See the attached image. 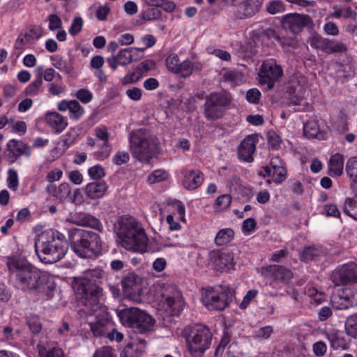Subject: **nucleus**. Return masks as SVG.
I'll list each match as a JSON object with an SVG mask.
<instances>
[{
	"label": "nucleus",
	"mask_w": 357,
	"mask_h": 357,
	"mask_svg": "<svg viewBox=\"0 0 357 357\" xmlns=\"http://www.w3.org/2000/svg\"><path fill=\"white\" fill-rule=\"evenodd\" d=\"M7 266L10 272L15 273L14 285L17 289L44 299L52 297L55 289L54 282L26 259L20 257H8Z\"/></svg>",
	"instance_id": "f257e3e1"
},
{
	"label": "nucleus",
	"mask_w": 357,
	"mask_h": 357,
	"mask_svg": "<svg viewBox=\"0 0 357 357\" xmlns=\"http://www.w3.org/2000/svg\"><path fill=\"white\" fill-rule=\"evenodd\" d=\"M64 239L65 236L56 230L43 231L35 243L36 252L41 261L53 264L61 259L67 251Z\"/></svg>",
	"instance_id": "f03ea898"
},
{
	"label": "nucleus",
	"mask_w": 357,
	"mask_h": 357,
	"mask_svg": "<svg viewBox=\"0 0 357 357\" xmlns=\"http://www.w3.org/2000/svg\"><path fill=\"white\" fill-rule=\"evenodd\" d=\"M68 236L72 250L80 257L93 258L100 254L102 243L94 231L73 228L68 230Z\"/></svg>",
	"instance_id": "7ed1b4c3"
},
{
	"label": "nucleus",
	"mask_w": 357,
	"mask_h": 357,
	"mask_svg": "<svg viewBox=\"0 0 357 357\" xmlns=\"http://www.w3.org/2000/svg\"><path fill=\"white\" fill-rule=\"evenodd\" d=\"M102 271L91 270L86 273L85 277L77 278L75 283V291L77 298L84 307L96 310L100 307V297L102 289L96 283V278H100Z\"/></svg>",
	"instance_id": "20e7f679"
},
{
	"label": "nucleus",
	"mask_w": 357,
	"mask_h": 357,
	"mask_svg": "<svg viewBox=\"0 0 357 357\" xmlns=\"http://www.w3.org/2000/svg\"><path fill=\"white\" fill-rule=\"evenodd\" d=\"M116 234L122 247L128 250L142 251L147 243L144 229L141 225H114Z\"/></svg>",
	"instance_id": "39448f33"
},
{
	"label": "nucleus",
	"mask_w": 357,
	"mask_h": 357,
	"mask_svg": "<svg viewBox=\"0 0 357 357\" xmlns=\"http://www.w3.org/2000/svg\"><path fill=\"white\" fill-rule=\"evenodd\" d=\"M132 156L142 162L149 163L153 158V147L146 130H132L129 137Z\"/></svg>",
	"instance_id": "423d86ee"
},
{
	"label": "nucleus",
	"mask_w": 357,
	"mask_h": 357,
	"mask_svg": "<svg viewBox=\"0 0 357 357\" xmlns=\"http://www.w3.org/2000/svg\"><path fill=\"white\" fill-rule=\"evenodd\" d=\"M234 298V291L228 287H214L202 292V301L209 310L221 311L227 307Z\"/></svg>",
	"instance_id": "0eeeda50"
},
{
	"label": "nucleus",
	"mask_w": 357,
	"mask_h": 357,
	"mask_svg": "<svg viewBox=\"0 0 357 357\" xmlns=\"http://www.w3.org/2000/svg\"><path fill=\"white\" fill-rule=\"evenodd\" d=\"M190 331L188 342L190 352L195 357H200L211 344L212 334L205 326L195 325Z\"/></svg>",
	"instance_id": "6e6552de"
},
{
	"label": "nucleus",
	"mask_w": 357,
	"mask_h": 357,
	"mask_svg": "<svg viewBox=\"0 0 357 357\" xmlns=\"http://www.w3.org/2000/svg\"><path fill=\"white\" fill-rule=\"evenodd\" d=\"M231 102L229 93L226 91L211 93L206 98L204 105V116L208 120L221 118L226 107Z\"/></svg>",
	"instance_id": "1a4fd4ad"
},
{
	"label": "nucleus",
	"mask_w": 357,
	"mask_h": 357,
	"mask_svg": "<svg viewBox=\"0 0 357 357\" xmlns=\"http://www.w3.org/2000/svg\"><path fill=\"white\" fill-rule=\"evenodd\" d=\"M283 75V69L275 60L268 59L263 61L259 68V82L266 91L272 89L275 82Z\"/></svg>",
	"instance_id": "9d476101"
},
{
	"label": "nucleus",
	"mask_w": 357,
	"mask_h": 357,
	"mask_svg": "<svg viewBox=\"0 0 357 357\" xmlns=\"http://www.w3.org/2000/svg\"><path fill=\"white\" fill-rule=\"evenodd\" d=\"M162 302L167 306V310L173 316H178L183 310L185 302L181 292L174 285L164 284L159 291Z\"/></svg>",
	"instance_id": "9b49d317"
},
{
	"label": "nucleus",
	"mask_w": 357,
	"mask_h": 357,
	"mask_svg": "<svg viewBox=\"0 0 357 357\" xmlns=\"http://www.w3.org/2000/svg\"><path fill=\"white\" fill-rule=\"evenodd\" d=\"M233 6L234 16L240 20L252 17L261 9L263 0H224Z\"/></svg>",
	"instance_id": "f8f14e48"
},
{
	"label": "nucleus",
	"mask_w": 357,
	"mask_h": 357,
	"mask_svg": "<svg viewBox=\"0 0 357 357\" xmlns=\"http://www.w3.org/2000/svg\"><path fill=\"white\" fill-rule=\"evenodd\" d=\"M280 22L282 30L289 31L292 35L298 34L304 28L310 27L312 24V20L308 15L296 13L283 15Z\"/></svg>",
	"instance_id": "ddd939ff"
},
{
	"label": "nucleus",
	"mask_w": 357,
	"mask_h": 357,
	"mask_svg": "<svg viewBox=\"0 0 357 357\" xmlns=\"http://www.w3.org/2000/svg\"><path fill=\"white\" fill-rule=\"evenodd\" d=\"M331 303L337 310H346L357 305V289L343 288L334 291L331 296Z\"/></svg>",
	"instance_id": "4468645a"
},
{
	"label": "nucleus",
	"mask_w": 357,
	"mask_h": 357,
	"mask_svg": "<svg viewBox=\"0 0 357 357\" xmlns=\"http://www.w3.org/2000/svg\"><path fill=\"white\" fill-rule=\"evenodd\" d=\"M331 278L335 286L357 283V264L351 262L338 266L332 272Z\"/></svg>",
	"instance_id": "2eb2a0df"
},
{
	"label": "nucleus",
	"mask_w": 357,
	"mask_h": 357,
	"mask_svg": "<svg viewBox=\"0 0 357 357\" xmlns=\"http://www.w3.org/2000/svg\"><path fill=\"white\" fill-rule=\"evenodd\" d=\"M83 310L89 314L92 312L96 313V321L89 324L91 331L93 335L96 337L105 335L108 328L112 326L109 314L105 312V309L100 305V307L96 310H93L87 307H85Z\"/></svg>",
	"instance_id": "dca6fc26"
},
{
	"label": "nucleus",
	"mask_w": 357,
	"mask_h": 357,
	"mask_svg": "<svg viewBox=\"0 0 357 357\" xmlns=\"http://www.w3.org/2000/svg\"><path fill=\"white\" fill-rule=\"evenodd\" d=\"M210 264L212 268L220 273H227L234 267L233 254L221 250H213L210 252Z\"/></svg>",
	"instance_id": "f3484780"
},
{
	"label": "nucleus",
	"mask_w": 357,
	"mask_h": 357,
	"mask_svg": "<svg viewBox=\"0 0 357 357\" xmlns=\"http://www.w3.org/2000/svg\"><path fill=\"white\" fill-rule=\"evenodd\" d=\"M31 154V148L23 142L12 139L8 141L4 151V155L9 164L17 161L20 155L29 157Z\"/></svg>",
	"instance_id": "a211bd4d"
},
{
	"label": "nucleus",
	"mask_w": 357,
	"mask_h": 357,
	"mask_svg": "<svg viewBox=\"0 0 357 357\" xmlns=\"http://www.w3.org/2000/svg\"><path fill=\"white\" fill-rule=\"evenodd\" d=\"M161 218L166 217L167 223H178L179 221L185 222V208L182 202L172 201L168 204L165 210L161 212Z\"/></svg>",
	"instance_id": "6ab92c4d"
},
{
	"label": "nucleus",
	"mask_w": 357,
	"mask_h": 357,
	"mask_svg": "<svg viewBox=\"0 0 357 357\" xmlns=\"http://www.w3.org/2000/svg\"><path fill=\"white\" fill-rule=\"evenodd\" d=\"M258 141L257 135H249L241 141L238 147V157L240 160L247 162L254 160L253 154Z\"/></svg>",
	"instance_id": "aec40b11"
},
{
	"label": "nucleus",
	"mask_w": 357,
	"mask_h": 357,
	"mask_svg": "<svg viewBox=\"0 0 357 357\" xmlns=\"http://www.w3.org/2000/svg\"><path fill=\"white\" fill-rule=\"evenodd\" d=\"M181 174L183 176L182 185L187 190H195L204 183V175L199 169L184 167L181 169Z\"/></svg>",
	"instance_id": "412c9836"
},
{
	"label": "nucleus",
	"mask_w": 357,
	"mask_h": 357,
	"mask_svg": "<svg viewBox=\"0 0 357 357\" xmlns=\"http://www.w3.org/2000/svg\"><path fill=\"white\" fill-rule=\"evenodd\" d=\"M311 45L319 48L327 54L342 53L347 50V46L343 43L321 37L314 38Z\"/></svg>",
	"instance_id": "4be33fe9"
},
{
	"label": "nucleus",
	"mask_w": 357,
	"mask_h": 357,
	"mask_svg": "<svg viewBox=\"0 0 357 357\" xmlns=\"http://www.w3.org/2000/svg\"><path fill=\"white\" fill-rule=\"evenodd\" d=\"M264 274L266 278L284 284H289L293 278V273L290 269L279 265L268 266Z\"/></svg>",
	"instance_id": "5701e85b"
},
{
	"label": "nucleus",
	"mask_w": 357,
	"mask_h": 357,
	"mask_svg": "<svg viewBox=\"0 0 357 357\" xmlns=\"http://www.w3.org/2000/svg\"><path fill=\"white\" fill-rule=\"evenodd\" d=\"M47 125L55 134L61 133L68 125V119L57 112H47L45 116Z\"/></svg>",
	"instance_id": "b1692460"
},
{
	"label": "nucleus",
	"mask_w": 357,
	"mask_h": 357,
	"mask_svg": "<svg viewBox=\"0 0 357 357\" xmlns=\"http://www.w3.org/2000/svg\"><path fill=\"white\" fill-rule=\"evenodd\" d=\"M142 312L143 311L137 307H130L120 310L118 315L123 326L134 328Z\"/></svg>",
	"instance_id": "393cba45"
},
{
	"label": "nucleus",
	"mask_w": 357,
	"mask_h": 357,
	"mask_svg": "<svg viewBox=\"0 0 357 357\" xmlns=\"http://www.w3.org/2000/svg\"><path fill=\"white\" fill-rule=\"evenodd\" d=\"M146 342L143 339L128 343L120 354L121 357H141L145 351Z\"/></svg>",
	"instance_id": "a878e982"
},
{
	"label": "nucleus",
	"mask_w": 357,
	"mask_h": 357,
	"mask_svg": "<svg viewBox=\"0 0 357 357\" xmlns=\"http://www.w3.org/2000/svg\"><path fill=\"white\" fill-rule=\"evenodd\" d=\"M272 181L280 184L286 178L287 169L284 163L279 157L271 158L270 161Z\"/></svg>",
	"instance_id": "bb28decb"
},
{
	"label": "nucleus",
	"mask_w": 357,
	"mask_h": 357,
	"mask_svg": "<svg viewBox=\"0 0 357 357\" xmlns=\"http://www.w3.org/2000/svg\"><path fill=\"white\" fill-rule=\"evenodd\" d=\"M108 185L105 181H94L85 186V194L91 199H100L105 196Z\"/></svg>",
	"instance_id": "cd10ccee"
},
{
	"label": "nucleus",
	"mask_w": 357,
	"mask_h": 357,
	"mask_svg": "<svg viewBox=\"0 0 357 357\" xmlns=\"http://www.w3.org/2000/svg\"><path fill=\"white\" fill-rule=\"evenodd\" d=\"M46 192L50 195L63 201L70 196L71 190L68 183H62L58 187L54 183H50L47 185Z\"/></svg>",
	"instance_id": "c85d7f7f"
},
{
	"label": "nucleus",
	"mask_w": 357,
	"mask_h": 357,
	"mask_svg": "<svg viewBox=\"0 0 357 357\" xmlns=\"http://www.w3.org/2000/svg\"><path fill=\"white\" fill-rule=\"evenodd\" d=\"M202 70V64L200 62H192L189 59H186L180 63L175 74L186 78L190 77L193 72H200Z\"/></svg>",
	"instance_id": "c756f323"
},
{
	"label": "nucleus",
	"mask_w": 357,
	"mask_h": 357,
	"mask_svg": "<svg viewBox=\"0 0 357 357\" xmlns=\"http://www.w3.org/2000/svg\"><path fill=\"white\" fill-rule=\"evenodd\" d=\"M344 169V158L341 154L333 155L328 162V174L331 176H340Z\"/></svg>",
	"instance_id": "7c9ffc66"
},
{
	"label": "nucleus",
	"mask_w": 357,
	"mask_h": 357,
	"mask_svg": "<svg viewBox=\"0 0 357 357\" xmlns=\"http://www.w3.org/2000/svg\"><path fill=\"white\" fill-rule=\"evenodd\" d=\"M154 323V319L150 315L143 312L140 319H139L134 328L139 333H145L152 330Z\"/></svg>",
	"instance_id": "2f4dec72"
},
{
	"label": "nucleus",
	"mask_w": 357,
	"mask_h": 357,
	"mask_svg": "<svg viewBox=\"0 0 357 357\" xmlns=\"http://www.w3.org/2000/svg\"><path fill=\"white\" fill-rule=\"evenodd\" d=\"M161 15V11L158 8H147L141 12L137 24L142 25L146 22L158 20L160 18Z\"/></svg>",
	"instance_id": "473e14b6"
},
{
	"label": "nucleus",
	"mask_w": 357,
	"mask_h": 357,
	"mask_svg": "<svg viewBox=\"0 0 357 357\" xmlns=\"http://www.w3.org/2000/svg\"><path fill=\"white\" fill-rule=\"evenodd\" d=\"M327 338L331 343V347L334 349H346L347 344L345 340L341 336V333L336 331H331L326 334Z\"/></svg>",
	"instance_id": "72a5a7b5"
},
{
	"label": "nucleus",
	"mask_w": 357,
	"mask_h": 357,
	"mask_svg": "<svg viewBox=\"0 0 357 357\" xmlns=\"http://www.w3.org/2000/svg\"><path fill=\"white\" fill-rule=\"evenodd\" d=\"M140 278L135 273H128L121 280L123 290L127 294L134 291L135 286L140 281Z\"/></svg>",
	"instance_id": "f704fd0d"
},
{
	"label": "nucleus",
	"mask_w": 357,
	"mask_h": 357,
	"mask_svg": "<svg viewBox=\"0 0 357 357\" xmlns=\"http://www.w3.org/2000/svg\"><path fill=\"white\" fill-rule=\"evenodd\" d=\"M343 216L351 217L353 220L357 221V195L353 199H346Z\"/></svg>",
	"instance_id": "c9c22d12"
},
{
	"label": "nucleus",
	"mask_w": 357,
	"mask_h": 357,
	"mask_svg": "<svg viewBox=\"0 0 357 357\" xmlns=\"http://www.w3.org/2000/svg\"><path fill=\"white\" fill-rule=\"evenodd\" d=\"M38 354L40 357H65L61 348L52 345L40 347Z\"/></svg>",
	"instance_id": "e433bc0d"
},
{
	"label": "nucleus",
	"mask_w": 357,
	"mask_h": 357,
	"mask_svg": "<svg viewBox=\"0 0 357 357\" xmlns=\"http://www.w3.org/2000/svg\"><path fill=\"white\" fill-rule=\"evenodd\" d=\"M347 175L351 182L357 184V156L348 159L345 166Z\"/></svg>",
	"instance_id": "4c0bfd02"
},
{
	"label": "nucleus",
	"mask_w": 357,
	"mask_h": 357,
	"mask_svg": "<svg viewBox=\"0 0 357 357\" xmlns=\"http://www.w3.org/2000/svg\"><path fill=\"white\" fill-rule=\"evenodd\" d=\"M234 236V231L230 228L220 230L216 234L215 242L217 245H223L229 243Z\"/></svg>",
	"instance_id": "58836bf2"
},
{
	"label": "nucleus",
	"mask_w": 357,
	"mask_h": 357,
	"mask_svg": "<svg viewBox=\"0 0 357 357\" xmlns=\"http://www.w3.org/2000/svg\"><path fill=\"white\" fill-rule=\"evenodd\" d=\"M319 132V126L316 121H309L303 126V134L308 139L317 137Z\"/></svg>",
	"instance_id": "ea45409f"
},
{
	"label": "nucleus",
	"mask_w": 357,
	"mask_h": 357,
	"mask_svg": "<svg viewBox=\"0 0 357 357\" xmlns=\"http://www.w3.org/2000/svg\"><path fill=\"white\" fill-rule=\"evenodd\" d=\"M169 178V173L164 169H155L147 177V182L152 185L156 183L167 181Z\"/></svg>",
	"instance_id": "a19ab883"
},
{
	"label": "nucleus",
	"mask_w": 357,
	"mask_h": 357,
	"mask_svg": "<svg viewBox=\"0 0 357 357\" xmlns=\"http://www.w3.org/2000/svg\"><path fill=\"white\" fill-rule=\"evenodd\" d=\"M69 117L72 120H79L84 114V109L80 105L79 102L72 100L69 108Z\"/></svg>",
	"instance_id": "79ce46f5"
},
{
	"label": "nucleus",
	"mask_w": 357,
	"mask_h": 357,
	"mask_svg": "<svg viewBox=\"0 0 357 357\" xmlns=\"http://www.w3.org/2000/svg\"><path fill=\"white\" fill-rule=\"evenodd\" d=\"M345 330L347 335L357 339V313L349 316L347 319Z\"/></svg>",
	"instance_id": "37998d69"
},
{
	"label": "nucleus",
	"mask_w": 357,
	"mask_h": 357,
	"mask_svg": "<svg viewBox=\"0 0 357 357\" xmlns=\"http://www.w3.org/2000/svg\"><path fill=\"white\" fill-rule=\"evenodd\" d=\"M95 135L97 139L102 141V147L110 148L109 144V138L110 134L108 132V129L105 126H99L95 129Z\"/></svg>",
	"instance_id": "c03bdc74"
},
{
	"label": "nucleus",
	"mask_w": 357,
	"mask_h": 357,
	"mask_svg": "<svg viewBox=\"0 0 357 357\" xmlns=\"http://www.w3.org/2000/svg\"><path fill=\"white\" fill-rule=\"evenodd\" d=\"M266 10L271 14L283 13L285 10V5L280 0H271L266 4Z\"/></svg>",
	"instance_id": "a18cd8bd"
},
{
	"label": "nucleus",
	"mask_w": 357,
	"mask_h": 357,
	"mask_svg": "<svg viewBox=\"0 0 357 357\" xmlns=\"http://www.w3.org/2000/svg\"><path fill=\"white\" fill-rule=\"evenodd\" d=\"M43 36V29L40 26H30L24 33L25 40L30 43L31 40H38Z\"/></svg>",
	"instance_id": "49530a36"
},
{
	"label": "nucleus",
	"mask_w": 357,
	"mask_h": 357,
	"mask_svg": "<svg viewBox=\"0 0 357 357\" xmlns=\"http://www.w3.org/2000/svg\"><path fill=\"white\" fill-rule=\"evenodd\" d=\"M50 59L52 61V65L58 70L63 72L66 74H70L71 72L70 66L64 61L61 56L56 55L51 56Z\"/></svg>",
	"instance_id": "de8ad7c7"
},
{
	"label": "nucleus",
	"mask_w": 357,
	"mask_h": 357,
	"mask_svg": "<svg viewBox=\"0 0 357 357\" xmlns=\"http://www.w3.org/2000/svg\"><path fill=\"white\" fill-rule=\"evenodd\" d=\"M278 42H279L282 47L287 50H289V48L296 49L298 45V40L296 38V35H293V36L289 37L280 36Z\"/></svg>",
	"instance_id": "09e8293b"
},
{
	"label": "nucleus",
	"mask_w": 357,
	"mask_h": 357,
	"mask_svg": "<svg viewBox=\"0 0 357 357\" xmlns=\"http://www.w3.org/2000/svg\"><path fill=\"white\" fill-rule=\"evenodd\" d=\"M231 202V197L229 195L225 194L217 197L213 208L215 211H222L227 208Z\"/></svg>",
	"instance_id": "8fccbe9b"
},
{
	"label": "nucleus",
	"mask_w": 357,
	"mask_h": 357,
	"mask_svg": "<svg viewBox=\"0 0 357 357\" xmlns=\"http://www.w3.org/2000/svg\"><path fill=\"white\" fill-rule=\"evenodd\" d=\"M321 253L322 250L320 248L310 246L305 248L303 251L301 259L305 261L314 260L316 259V257H319Z\"/></svg>",
	"instance_id": "3c124183"
},
{
	"label": "nucleus",
	"mask_w": 357,
	"mask_h": 357,
	"mask_svg": "<svg viewBox=\"0 0 357 357\" xmlns=\"http://www.w3.org/2000/svg\"><path fill=\"white\" fill-rule=\"evenodd\" d=\"M324 211L327 216L337 218L340 220L341 222L347 220V217L343 216V212L341 213L335 204H326L324 207Z\"/></svg>",
	"instance_id": "603ef678"
},
{
	"label": "nucleus",
	"mask_w": 357,
	"mask_h": 357,
	"mask_svg": "<svg viewBox=\"0 0 357 357\" xmlns=\"http://www.w3.org/2000/svg\"><path fill=\"white\" fill-rule=\"evenodd\" d=\"M134 48L128 47L119 51L116 56L119 60V64L121 66H126L132 61V56L131 52Z\"/></svg>",
	"instance_id": "864d4df0"
},
{
	"label": "nucleus",
	"mask_w": 357,
	"mask_h": 357,
	"mask_svg": "<svg viewBox=\"0 0 357 357\" xmlns=\"http://www.w3.org/2000/svg\"><path fill=\"white\" fill-rule=\"evenodd\" d=\"M43 85L41 77L38 76L36 79L31 82L25 89L24 93L26 96H35L39 93L40 89Z\"/></svg>",
	"instance_id": "5fc2aeb1"
},
{
	"label": "nucleus",
	"mask_w": 357,
	"mask_h": 357,
	"mask_svg": "<svg viewBox=\"0 0 357 357\" xmlns=\"http://www.w3.org/2000/svg\"><path fill=\"white\" fill-rule=\"evenodd\" d=\"M78 134L75 129H70L65 135L62 136L63 145L66 149L73 146L77 138Z\"/></svg>",
	"instance_id": "6e6d98bb"
},
{
	"label": "nucleus",
	"mask_w": 357,
	"mask_h": 357,
	"mask_svg": "<svg viewBox=\"0 0 357 357\" xmlns=\"http://www.w3.org/2000/svg\"><path fill=\"white\" fill-rule=\"evenodd\" d=\"M26 324L34 334H38L42 329L40 319L36 315H31L26 318Z\"/></svg>",
	"instance_id": "4d7b16f0"
},
{
	"label": "nucleus",
	"mask_w": 357,
	"mask_h": 357,
	"mask_svg": "<svg viewBox=\"0 0 357 357\" xmlns=\"http://www.w3.org/2000/svg\"><path fill=\"white\" fill-rule=\"evenodd\" d=\"M166 66L172 73H176L180 64V59L176 54H171L166 59Z\"/></svg>",
	"instance_id": "13d9d810"
},
{
	"label": "nucleus",
	"mask_w": 357,
	"mask_h": 357,
	"mask_svg": "<svg viewBox=\"0 0 357 357\" xmlns=\"http://www.w3.org/2000/svg\"><path fill=\"white\" fill-rule=\"evenodd\" d=\"M221 80L222 82L230 84L232 86L237 84L238 80V74L235 70H227L223 73Z\"/></svg>",
	"instance_id": "bf43d9fd"
},
{
	"label": "nucleus",
	"mask_w": 357,
	"mask_h": 357,
	"mask_svg": "<svg viewBox=\"0 0 357 357\" xmlns=\"http://www.w3.org/2000/svg\"><path fill=\"white\" fill-rule=\"evenodd\" d=\"M129 160L130 155L128 152L119 151L112 157V162L117 166H121L128 162Z\"/></svg>",
	"instance_id": "052dcab7"
},
{
	"label": "nucleus",
	"mask_w": 357,
	"mask_h": 357,
	"mask_svg": "<svg viewBox=\"0 0 357 357\" xmlns=\"http://www.w3.org/2000/svg\"><path fill=\"white\" fill-rule=\"evenodd\" d=\"M8 186L13 190H16L19 185L18 175L16 170L10 169L8 171Z\"/></svg>",
	"instance_id": "680f3d73"
},
{
	"label": "nucleus",
	"mask_w": 357,
	"mask_h": 357,
	"mask_svg": "<svg viewBox=\"0 0 357 357\" xmlns=\"http://www.w3.org/2000/svg\"><path fill=\"white\" fill-rule=\"evenodd\" d=\"M88 174L93 180H100L105 176L104 169L100 165H94L88 169Z\"/></svg>",
	"instance_id": "e2e57ef3"
},
{
	"label": "nucleus",
	"mask_w": 357,
	"mask_h": 357,
	"mask_svg": "<svg viewBox=\"0 0 357 357\" xmlns=\"http://www.w3.org/2000/svg\"><path fill=\"white\" fill-rule=\"evenodd\" d=\"M142 77V74L135 68L132 72H129L123 77L122 84L126 85L138 82Z\"/></svg>",
	"instance_id": "0e129e2a"
},
{
	"label": "nucleus",
	"mask_w": 357,
	"mask_h": 357,
	"mask_svg": "<svg viewBox=\"0 0 357 357\" xmlns=\"http://www.w3.org/2000/svg\"><path fill=\"white\" fill-rule=\"evenodd\" d=\"M76 98L84 104H87L93 99V93L86 89H80L75 93Z\"/></svg>",
	"instance_id": "69168bd1"
},
{
	"label": "nucleus",
	"mask_w": 357,
	"mask_h": 357,
	"mask_svg": "<svg viewBox=\"0 0 357 357\" xmlns=\"http://www.w3.org/2000/svg\"><path fill=\"white\" fill-rule=\"evenodd\" d=\"M82 18L81 17H75L69 28V33L73 36L77 35L82 31Z\"/></svg>",
	"instance_id": "338daca9"
},
{
	"label": "nucleus",
	"mask_w": 357,
	"mask_h": 357,
	"mask_svg": "<svg viewBox=\"0 0 357 357\" xmlns=\"http://www.w3.org/2000/svg\"><path fill=\"white\" fill-rule=\"evenodd\" d=\"M93 357H116V356L112 347H102L95 352Z\"/></svg>",
	"instance_id": "774afa93"
}]
</instances>
